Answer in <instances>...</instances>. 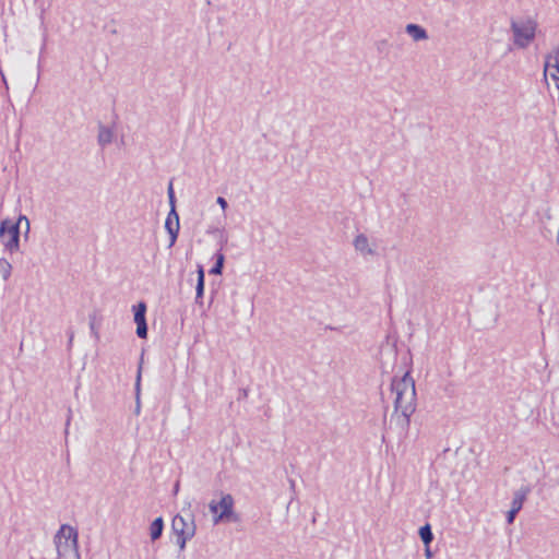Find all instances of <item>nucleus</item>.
<instances>
[{
	"label": "nucleus",
	"instance_id": "obj_26",
	"mask_svg": "<svg viewBox=\"0 0 559 559\" xmlns=\"http://www.w3.org/2000/svg\"><path fill=\"white\" fill-rule=\"evenodd\" d=\"M22 227H23V229L25 231L26 230V225L24 223L22 224Z\"/></svg>",
	"mask_w": 559,
	"mask_h": 559
},
{
	"label": "nucleus",
	"instance_id": "obj_18",
	"mask_svg": "<svg viewBox=\"0 0 559 559\" xmlns=\"http://www.w3.org/2000/svg\"><path fill=\"white\" fill-rule=\"evenodd\" d=\"M215 257H216V262L213 265V267L210 270V273L214 274V275H221L223 272V267H224L225 257L222 252H217Z\"/></svg>",
	"mask_w": 559,
	"mask_h": 559
},
{
	"label": "nucleus",
	"instance_id": "obj_20",
	"mask_svg": "<svg viewBox=\"0 0 559 559\" xmlns=\"http://www.w3.org/2000/svg\"><path fill=\"white\" fill-rule=\"evenodd\" d=\"M191 538H186V536H176V544L180 550H183L186 548L187 542Z\"/></svg>",
	"mask_w": 559,
	"mask_h": 559
},
{
	"label": "nucleus",
	"instance_id": "obj_9",
	"mask_svg": "<svg viewBox=\"0 0 559 559\" xmlns=\"http://www.w3.org/2000/svg\"><path fill=\"white\" fill-rule=\"evenodd\" d=\"M145 313H146V305L144 302H139L134 307V322L136 324V335L140 338H146V336H147V324H146Z\"/></svg>",
	"mask_w": 559,
	"mask_h": 559
},
{
	"label": "nucleus",
	"instance_id": "obj_12",
	"mask_svg": "<svg viewBox=\"0 0 559 559\" xmlns=\"http://www.w3.org/2000/svg\"><path fill=\"white\" fill-rule=\"evenodd\" d=\"M197 273H198V281H197V286H195V302L201 305L202 297L204 294V278H205V273H204V269L202 265H198Z\"/></svg>",
	"mask_w": 559,
	"mask_h": 559
},
{
	"label": "nucleus",
	"instance_id": "obj_11",
	"mask_svg": "<svg viewBox=\"0 0 559 559\" xmlns=\"http://www.w3.org/2000/svg\"><path fill=\"white\" fill-rule=\"evenodd\" d=\"M528 492H530V488L528 487H522L519 490H516L514 492V495H513V499H512V502H511V509L510 510H512L513 512L519 513L520 510L523 507V503H524Z\"/></svg>",
	"mask_w": 559,
	"mask_h": 559
},
{
	"label": "nucleus",
	"instance_id": "obj_6",
	"mask_svg": "<svg viewBox=\"0 0 559 559\" xmlns=\"http://www.w3.org/2000/svg\"><path fill=\"white\" fill-rule=\"evenodd\" d=\"M171 528L176 536H186V538H192L197 532V525L192 514L183 516L177 514L171 522Z\"/></svg>",
	"mask_w": 559,
	"mask_h": 559
},
{
	"label": "nucleus",
	"instance_id": "obj_24",
	"mask_svg": "<svg viewBox=\"0 0 559 559\" xmlns=\"http://www.w3.org/2000/svg\"><path fill=\"white\" fill-rule=\"evenodd\" d=\"M1 75H2L3 83L7 85V79H5V76L3 75L2 72H1Z\"/></svg>",
	"mask_w": 559,
	"mask_h": 559
},
{
	"label": "nucleus",
	"instance_id": "obj_15",
	"mask_svg": "<svg viewBox=\"0 0 559 559\" xmlns=\"http://www.w3.org/2000/svg\"><path fill=\"white\" fill-rule=\"evenodd\" d=\"M163 530H164L163 519L162 518L155 519L150 526V536H151L152 540L158 539L163 534Z\"/></svg>",
	"mask_w": 559,
	"mask_h": 559
},
{
	"label": "nucleus",
	"instance_id": "obj_3",
	"mask_svg": "<svg viewBox=\"0 0 559 559\" xmlns=\"http://www.w3.org/2000/svg\"><path fill=\"white\" fill-rule=\"evenodd\" d=\"M78 531L68 524H62L53 537L58 559H81L78 544Z\"/></svg>",
	"mask_w": 559,
	"mask_h": 559
},
{
	"label": "nucleus",
	"instance_id": "obj_4",
	"mask_svg": "<svg viewBox=\"0 0 559 559\" xmlns=\"http://www.w3.org/2000/svg\"><path fill=\"white\" fill-rule=\"evenodd\" d=\"M537 22L530 16L511 21L514 45L526 48L535 38Z\"/></svg>",
	"mask_w": 559,
	"mask_h": 559
},
{
	"label": "nucleus",
	"instance_id": "obj_19",
	"mask_svg": "<svg viewBox=\"0 0 559 559\" xmlns=\"http://www.w3.org/2000/svg\"><path fill=\"white\" fill-rule=\"evenodd\" d=\"M167 194H168V200H169L170 207L171 206L176 207V205H175L176 199H175V192H174V187H173V182L171 181L168 185Z\"/></svg>",
	"mask_w": 559,
	"mask_h": 559
},
{
	"label": "nucleus",
	"instance_id": "obj_8",
	"mask_svg": "<svg viewBox=\"0 0 559 559\" xmlns=\"http://www.w3.org/2000/svg\"><path fill=\"white\" fill-rule=\"evenodd\" d=\"M165 228L170 237L169 247H173L176 243V240H177L178 234H179V228H180L179 215H178L175 206H171V209L166 217Z\"/></svg>",
	"mask_w": 559,
	"mask_h": 559
},
{
	"label": "nucleus",
	"instance_id": "obj_13",
	"mask_svg": "<svg viewBox=\"0 0 559 559\" xmlns=\"http://www.w3.org/2000/svg\"><path fill=\"white\" fill-rule=\"evenodd\" d=\"M406 33L415 40H425L428 38V34L425 28L417 24H407L406 25Z\"/></svg>",
	"mask_w": 559,
	"mask_h": 559
},
{
	"label": "nucleus",
	"instance_id": "obj_22",
	"mask_svg": "<svg viewBox=\"0 0 559 559\" xmlns=\"http://www.w3.org/2000/svg\"><path fill=\"white\" fill-rule=\"evenodd\" d=\"M516 512H513L512 510H509L508 514H507V522L508 524H512L514 522V519L516 516Z\"/></svg>",
	"mask_w": 559,
	"mask_h": 559
},
{
	"label": "nucleus",
	"instance_id": "obj_5",
	"mask_svg": "<svg viewBox=\"0 0 559 559\" xmlns=\"http://www.w3.org/2000/svg\"><path fill=\"white\" fill-rule=\"evenodd\" d=\"M209 508L214 514L213 522L217 524L222 521L228 520L233 514L234 498L229 493L223 495L218 502L212 500Z\"/></svg>",
	"mask_w": 559,
	"mask_h": 559
},
{
	"label": "nucleus",
	"instance_id": "obj_16",
	"mask_svg": "<svg viewBox=\"0 0 559 559\" xmlns=\"http://www.w3.org/2000/svg\"><path fill=\"white\" fill-rule=\"evenodd\" d=\"M419 536L423 543L428 547L433 539V534L429 524H426L419 528Z\"/></svg>",
	"mask_w": 559,
	"mask_h": 559
},
{
	"label": "nucleus",
	"instance_id": "obj_21",
	"mask_svg": "<svg viewBox=\"0 0 559 559\" xmlns=\"http://www.w3.org/2000/svg\"><path fill=\"white\" fill-rule=\"evenodd\" d=\"M216 203L222 207V210H226L228 204H227V201L223 198V197H218L216 199Z\"/></svg>",
	"mask_w": 559,
	"mask_h": 559
},
{
	"label": "nucleus",
	"instance_id": "obj_17",
	"mask_svg": "<svg viewBox=\"0 0 559 559\" xmlns=\"http://www.w3.org/2000/svg\"><path fill=\"white\" fill-rule=\"evenodd\" d=\"M12 265L5 258H0V274L3 281H8L11 276Z\"/></svg>",
	"mask_w": 559,
	"mask_h": 559
},
{
	"label": "nucleus",
	"instance_id": "obj_2",
	"mask_svg": "<svg viewBox=\"0 0 559 559\" xmlns=\"http://www.w3.org/2000/svg\"><path fill=\"white\" fill-rule=\"evenodd\" d=\"M23 223L26 225L24 236L27 237L29 234L31 224L29 219L25 215H20L16 222H12L9 218L1 221L0 240L4 252L13 254L20 250V235Z\"/></svg>",
	"mask_w": 559,
	"mask_h": 559
},
{
	"label": "nucleus",
	"instance_id": "obj_7",
	"mask_svg": "<svg viewBox=\"0 0 559 559\" xmlns=\"http://www.w3.org/2000/svg\"><path fill=\"white\" fill-rule=\"evenodd\" d=\"M544 78L548 87L552 85L555 88L559 90V48L554 55L546 57Z\"/></svg>",
	"mask_w": 559,
	"mask_h": 559
},
{
	"label": "nucleus",
	"instance_id": "obj_14",
	"mask_svg": "<svg viewBox=\"0 0 559 559\" xmlns=\"http://www.w3.org/2000/svg\"><path fill=\"white\" fill-rule=\"evenodd\" d=\"M112 140H114V131L108 127L100 126L99 131H98V136H97L98 144L102 147H105L108 144H110L112 142Z\"/></svg>",
	"mask_w": 559,
	"mask_h": 559
},
{
	"label": "nucleus",
	"instance_id": "obj_10",
	"mask_svg": "<svg viewBox=\"0 0 559 559\" xmlns=\"http://www.w3.org/2000/svg\"><path fill=\"white\" fill-rule=\"evenodd\" d=\"M354 248L356 251L361 253L362 255H374L376 254V246L370 243L368 237L365 234H359L354 239Z\"/></svg>",
	"mask_w": 559,
	"mask_h": 559
},
{
	"label": "nucleus",
	"instance_id": "obj_23",
	"mask_svg": "<svg viewBox=\"0 0 559 559\" xmlns=\"http://www.w3.org/2000/svg\"><path fill=\"white\" fill-rule=\"evenodd\" d=\"M426 555H427V557H430V556H431V552H430V550H429V548H428V547H427V549H426Z\"/></svg>",
	"mask_w": 559,
	"mask_h": 559
},
{
	"label": "nucleus",
	"instance_id": "obj_1",
	"mask_svg": "<svg viewBox=\"0 0 559 559\" xmlns=\"http://www.w3.org/2000/svg\"><path fill=\"white\" fill-rule=\"evenodd\" d=\"M391 391L394 395V414L402 427L409 425V417L415 412L416 390L415 382L409 373L395 377L391 383Z\"/></svg>",
	"mask_w": 559,
	"mask_h": 559
},
{
	"label": "nucleus",
	"instance_id": "obj_25",
	"mask_svg": "<svg viewBox=\"0 0 559 559\" xmlns=\"http://www.w3.org/2000/svg\"><path fill=\"white\" fill-rule=\"evenodd\" d=\"M178 489H179V484H176V486H175V492H177V491H178Z\"/></svg>",
	"mask_w": 559,
	"mask_h": 559
}]
</instances>
